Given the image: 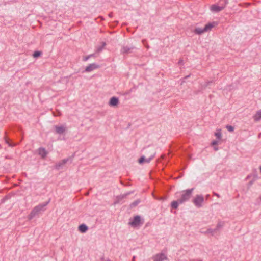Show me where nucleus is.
I'll list each match as a JSON object with an SVG mask.
<instances>
[{
  "mask_svg": "<svg viewBox=\"0 0 261 261\" xmlns=\"http://www.w3.org/2000/svg\"><path fill=\"white\" fill-rule=\"evenodd\" d=\"M193 190V189H191L182 192L181 197L178 199V202L180 204L185 202L190 198Z\"/></svg>",
  "mask_w": 261,
  "mask_h": 261,
  "instance_id": "1",
  "label": "nucleus"
},
{
  "mask_svg": "<svg viewBox=\"0 0 261 261\" xmlns=\"http://www.w3.org/2000/svg\"><path fill=\"white\" fill-rule=\"evenodd\" d=\"M48 203V202H46L44 204H40L38 206H35L33 210L32 211L31 213L28 216V219L29 220L32 219L36 215L38 214V213L43 210V207L46 206Z\"/></svg>",
  "mask_w": 261,
  "mask_h": 261,
  "instance_id": "2",
  "label": "nucleus"
},
{
  "mask_svg": "<svg viewBox=\"0 0 261 261\" xmlns=\"http://www.w3.org/2000/svg\"><path fill=\"white\" fill-rule=\"evenodd\" d=\"M143 222H141V218L139 216H135L133 219H130L129 224L133 227H139L141 224H142Z\"/></svg>",
  "mask_w": 261,
  "mask_h": 261,
  "instance_id": "3",
  "label": "nucleus"
},
{
  "mask_svg": "<svg viewBox=\"0 0 261 261\" xmlns=\"http://www.w3.org/2000/svg\"><path fill=\"white\" fill-rule=\"evenodd\" d=\"M223 4H221V6H219L217 4L212 5L210 7L211 10L214 12H218L224 9V8L225 7L227 2L226 0H223Z\"/></svg>",
  "mask_w": 261,
  "mask_h": 261,
  "instance_id": "4",
  "label": "nucleus"
},
{
  "mask_svg": "<svg viewBox=\"0 0 261 261\" xmlns=\"http://www.w3.org/2000/svg\"><path fill=\"white\" fill-rule=\"evenodd\" d=\"M204 201V198L202 195H197L193 199V202L197 207L202 206V204Z\"/></svg>",
  "mask_w": 261,
  "mask_h": 261,
  "instance_id": "5",
  "label": "nucleus"
},
{
  "mask_svg": "<svg viewBox=\"0 0 261 261\" xmlns=\"http://www.w3.org/2000/svg\"><path fill=\"white\" fill-rule=\"evenodd\" d=\"M154 156V152H152L148 158H145L144 156H141L139 160V163L142 164L144 162L149 163Z\"/></svg>",
  "mask_w": 261,
  "mask_h": 261,
  "instance_id": "6",
  "label": "nucleus"
},
{
  "mask_svg": "<svg viewBox=\"0 0 261 261\" xmlns=\"http://www.w3.org/2000/svg\"><path fill=\"white\" fill-rule=\"evenodd\" d=\"M153 259L154 261H163L164 260H167V258L164 253H160L153 256Z\"/></svg>",
  "mask_w": 261,
  "mask_h": 261,
  "instance_id": "7",
  "label": "nucleus"
},
{
  "mask_svg": "<svg viewBox=\"0 0 261 261\" xmlns=\"http://www.w3.org/2000/svg\"><path fill=\"white\" fill-rule=\"evenodd\" d=\"M98 68L99 65L95 63L90 64L88 66L86 67V68H85V71L86 72H89Z\"/></svg>",
  "mask_w": 261,
  "mask_h": 261,
  "instance_id": "8",
  "label": "nucleus"
},
{
  "mask_svg": "<svg viewBox=\"0 0 261 261\" xmlns=\"http://www.w3.org/2000/svg\"><path fill=\"white\" fill-rule=\"evenodd\" d=\"M119 103V99L116 97H113L110 99L109 105L111 106H117Z\"/></svg>",
  "mask_w": 261,
  "mask_h": 261,
  "instance_id": "9",
  "label": "nucleus"
},
{
  "mask_svg": "<svg viewBox=\"0 0 261 261\" xmlns=\"http://www.w3.org/2000/svg\"><path fill=\"white\" fill-rule=\"evenodd\" d=\"M55 127L56 129V133L59 134H63L66 130V127H64V126L56 125Z\"/></svg>",
  "mask_w": 261,
  "mask_h": 261,
  "instance_id": "10",
  "label": "nucleus"
},
{
  "mask_svg": "<svg viewBox=\"0 0 261 261\" xmlns=\"http://www.w3.org/2000/svg\"><path fill=\"white\" fill-rule=\"evenodd\" d=\"M217 23L215 22H213L212 23H209L205 25V26L204 28V31L205 32H207L208 31H210L213 28H214Z\"/></svg>",
  "mask_w": 261,
  "mask_h": 261,
  "instance_id": "11",
  "label": "nucleus"
},
{
  "mask_svg": "<svg viewBox=\"0 0 261 261\" xmlns=\"http://www.w3.org/2000/svg\"><path fill=\"white\" fill-rule=\"evenodd\" d=\"M5 142L11 147H14L19 144L18 143H13L11 142V140L6 135L4 137Z\"/></svg>",
  "mask_w": 261,
  "mask_h": 261,
  "instance_id": "12",
  "label": "nucleus"
},
{
  "mask_svg": "<svg viewBox=\"0 0 261 261\" xmlns=\"http://www.w3.org/2000/svg\"><path fill=\"white\" fill-rule=\"evenodd\" d=\"M253 118L255 121H258L261 120V110L257 111Z\"/></svg>",
  "mask_w": 261,
  "mask_h": 261,
  "instance_id": "13",
  "label": "nucleus"
},
{
  "mask_svg": "<svg viewBox=\"0 0 261 261\" xmlns=\"http://www.w3.org/2000/svg\"><path fill=\"white\" fill-rule=\"evenodd\" d=\"M39 154L41 156L42 158H44L47 154V151L43 148H40L38 149Z\"/></svg>",
  "mask_w": 261,
  "mask_h": 261,
  "instance_id": "14",
  "label": "nucleus"
},
{
  "mask_svg": "<svg viewBox=\"0 0 261 261\" xmlns=\"http://www.w3.org/2000/svg\"><path fill=\"white\" fill-rule=\"evenodd\" d=\"M134 47H129L128 46H123L121 49V52L123 54L131 53Z\"/></svg>",
  "mask_w": 261,
  "mask_h": 261,
  "instance_id": "15",
  "label": "nucleus"
},
{
  "mask_svg": "<svg viewBox=\"0 0 261 261\" xmlns=\"http://www.w3.org/2000/svg\"><path fill=\"white\" fill-rule=\"evenodd\" d=\"M67 159H64L62 160L61 162H59L58 164L56 165V168L57 169H59L61 166L67 163Z\"/></svg>",
  "mask_w": 261,
  "mask_h": 261,
  "instance_id": "16",
  "label": "nucleus"
},
{
  "mask_svg": "<svg viewBox=\"0 0 261 261\" xmlns=\"http://www.w3.org/2000/svg\"><path fill=\"white\" fill-rule=\"evenodd\" d=\"M79 230L82 233L85 232L88 230V227L85 224H81L79 226Z\"/></svg>",
  "mask_w": 261,
  "mask_h": 261,
  "instance_id": "17",
  "label": "nucleus"
},
{
  "mask_svg": "<svg viewBox=\"0 0 261 261\" xmlns=\"http://www.w3.org/2000/svg\"><path fill=\"white\" fill-rule=\"evenodd\" d=\"M194 32L197 34H201L204 32H205V31H204V28L201 29L199 28H197L194 30Z\"/></svg>",
  "mask_w": 261,
  "mask_h": 261,
  "instance_id": "18",
  "label": "nucleus"
},
{
  "mask_svg": "<svg viewBox=\"0 0 261 261\" xmlns=\"http://www.w3.org/2000/svg\"><path fill=\"white\" fill-rule=\"evenodd\" d=\"M179 204L180 203L178 202V199L177 200V201H173L171 203V207L173 208L176 209L177 208Z\"/></svg>",
  "mask_w": 261,
  "mask_h": 261,
  "instance_id": "19",
  "label": "nucleus"
},
{
  "mask_svg": "<svg viewBox=\"0 0 261 261\" xmlns=\"http://www.w3.org/2000/svg\"><path fill=\"white\" fill-rule=\"evenodd\" d=\"M220 224H218L217 225V228L216 229H214V230H213V229H208L207 231V233H211L212 235H213L215 232H216V230H217L219 227H220Z\"/></svg>",
  "mask_w": 261,
  "mask_h": 261,
  "instance_id": "20",
  "label": "nucleus"
},
{
  "mask_svg": "<svg viewBox=\"0 0 261 261\" xmlns=\"http://www.w3.org/2000/svg\"><path fill=\"white\" fill-rule=\"evenodd\" d=\"M215 136L217 137L218 139H220L221 138V132L220 130H218L215 134Z\"/></svg>",
  "mask_w": 261,
  "mask_h": 261,
  "instance_id": "21",
  "label": "nucleus"
},
{
  "mask_svg": "<svg viewBox=\"0 0 261 261\" xmlns=\"http://www.w3.org/2000/svg\"><path fill=\"white\" fill-rule=\"evenodd\" d=\"M53 114L54 116H60L62 115L61 112L58 110H56L55 111L53 112Z\"/></svg>",
  "mask_w": 261,
  "mask_h": 261,
  "instance_id": "22",
  "label": "nucleus"
},
{
  "mask_svg": "<svg viewBox=\"0 0 261 261\" xmlns=\"http://www.w3.org/2000/svg\"><path fill=\"white\" fill-rule=\"evenodd\" d=\"M41 55V52L39 51H36L34 53L33 56L34 58H37Z\"/></svg>",
  "mask_w": 261,
  "mask_h": 261,
  "instance_id": "23",
  "label": "nucleus"
},
{
  "mask_svg": "<svg viewBox=\"0 0 261 261\" xmlns=\"http://www.w3.org/2000/svg\"><path fill=\"white\" fill-rule=\"evenodd\" d=\"M94 54H91V55H88L87 56H85V57H84L83 58V60L84 61H87L90 58L92 57H94Z\"/></svg>",
  "mask_w": 261,
  "mask_h": 261,
  "instance_id": "24",
  "label": "nucleus"
},
{
  "mask_svg": "<svg viewBox=\"0 0 261 261\" xmlns=\"http://www.w3.org/2000/svg\"><path fill=\"white\" fill-rule=\"evenodd\" d=\"M105 45H106V43L105 42H103L102 43V46L97 48V52L99 53V52L101 51L102 50V48L105 46Z\"/></svg>",
  "mask_w": 261,
  "mask_h": 261,
  "instance_id": "25",
  "label": "nucleus"
},
{
  "mask_svg": "<svg viewBox=\"0 0 261 261\" xmlns=\"http://www.w3.org/2000/svg\"><path fill=\"white\" fill-rule=\"evenodd\" d=\"M226 128L227 129V130L229 132H233V130H234V127L232 126H230V125H227L226 126Z\"/></svg>",
  "mask_w": 261,
  "mask_h": 261,
  "instance_id": "26",
  "label": "nucleus"
},
{
  "mask_svg": "<svg viewBox=\"0 0 261 261\" xmlns=\"http://www.w3.org/2000/svg\"><path fill=\"white\" fill-rule=\"evenodd\" d=\"M218 143H219L218 141L214 140L212 142L211 145H212V146H214L218 145Z\"/></svg>",
  "mask_w": 261,
  "mask_h": 261,
  "instance_id": "27",
  "label": "nucleus"
},
{
  "mask_svg": "<svg viewBox=\"0 0 261 261\" xmlns=\"http://www.w3.org/2000/svg\"><path fill=\"white\" fill-rule=\"evenodd\" d=\"M142 43H143V44L145 46V47H146L147 48H149V46H148V45H146V44H145L146 40H142Z\"/></svg>",
  "mask_w": 261,
  "mask_h": 261,
  "instance_id": "28",
  "label": "nucleus"
},
{
  "mask_svg": "<svg viewBox=\"0 0 261 261\" xmlns=\"http://www.w3.org/2000/svg\"><path fill=\"white\" fill-rule=\"evenodd\" d=\"M214 195L216 196L217 197L219 198L220 195L216 193H214Z\"/></svg>",
  "mask_w": 261,
  "mask_h": 261,
  "instance_id": "29",
  "label": "nucleus"
},
{
  "mask_svg": "<svg viewBox=\"0 0 261 261\" xmlns=\"http://www.w3.org/2000/svg\"><path fill=\"white\" fill-rule=\"evenodd\" d=\"M214 150L215 151H217L218 149V148L217 147L215 146H214Z\"/></svg>",
  "mask_w": 261,
  "mask_h": 261,
  "instance_id": "30",
  "label": "nucleus"
},
{
  "mask_svg": "<svg viewBox=\"0 0 261 261\" xmlns=\"http://www.w3.org/2000/svg\"><path fill=\"white\" fill-rule=\"evenodd\" d=\"M182 61H182V60H180L179 61V62H178V63H179V64H182Z\"/></svg>",
  "mask_w": 261,
  "mask_h": 261,
  "instance_id": "31",
  "label": "nucleus"
},
{
  "mask_svg": "<svg viewBox=\"0 0 261 261\" xmlns=\"http://www.w3.org/2000/svg\"><path fill=\"white\" fill-rule=\"evenodd\" d=\"M112 13H110V14H109V16H110V17H111V16H112Z\"/></svg>",
  "mask_w": 261,
  "mask_h": 261,
  "instance_id": "32",
  "label": "nucleus"
},
{
  "mask_svg": "<svg viewBox=\"0 0 261 261\" xmlns=\"http://www.w3.org/2000/svg\"><path fill=\"white\" fill-rule=\"evenodd\" d=\"M134 260H135V257H133V261H134Z\"/></svg>",
  "mask_w": 261,
  "mask_h": 261,
  "instance_id": "33",
  "label": "nucleus"
},
{
  "mask_svg": "<svg viewBox=\"0 0 261 261\" xmlns=\"http://www.w3.org/2000/svg\"><path fill=\"white\" fill-rule=\"evenodd\" d=\"M23 140V138H21V139L20 140V141H22Z\"/></svg>",
  "mask_w": 261,
  "mask_h": 261,
  "instance_id": "34",
  "label": "nucleus"
},
{
  "mask_svg": "<svg viewBox=\"0 0 261 261\" xmlns=\"http://www.w3.org/2000/svg\"><path fill=\"white\" fill-rule=\"evenodd\" d=\"M23 140V138H21V139L20 140V141H22Z\"/></svg>",
  "mask_w": 261,
  "mask_h": 261,
  "instance_id": "35",
  "label": "nucleus"
},
{
  "mask_svg": "<svg viewBox=\"0 0 261 261\" xmlns=\"http://www.w3.org/2000/svg\"><path fill=\"white\" fill-rule=\"evenodd\" d=\"M23 140V138H21V139L20 140V141H22Z\"/></svg>",
  "mask_w": 261,
  "mask_h": 261,
  "instance_id": "36",
  "label": "nucleus"
},
{
  "mask_svg": "<svg viewBox=\"0 0 261 261\" xmlns=\"http://www.w3.org/2000/svg\"><path fill=\"white\" fill-rule=\"evenodd\" d=\"M103 261H110L109 260H103Z\"/></svg>",
  "mask_w": 261,
  "mask_h": 261,
  "instance_id": "37",
  "label": "nucleus"
},
{
  "mask_svg": "<svg viewBox=\"0 0 261 261\" xmlns=\"http://www.w3.org/2000/svg\"><path fill=\"white\" fill-rule=\"evenodd\" d=\"M260 199H261V196H260Z\"/></svg>",
  "mask_w": 261,
  "mask_h": 261,
  "instance_id": "38",
  "label": "nucleus"
}]
</instances>
